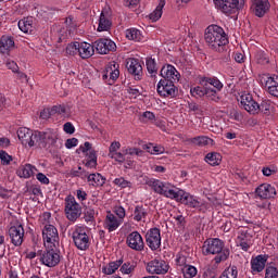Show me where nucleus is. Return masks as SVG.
<instances>
[{
	"label": "nucleus",
	"instance_id": "obj_1",
	"mask_svg": "<svg viewBox=\"0 0 278 278\" xmlns=\"http://www.w3.org/2000/svg\"><path fill=\"white\" fill-rule=\"evenodd\" d=\"M203 255H215V264H220L222 262H227L231 252L225 247V242L218 238L207 239L204 241Z\"/></svg>",
	"mask_w": 278,
	"mask_h": 278
},
{
	"label": "nucleus",
	"instance_id": "obj_2",
	"mask_svg": "<svg viewBox=\"0 0 278 278\" xmlns=\"http://www.w3.org/2000/svg\"><path fill=\"white\" fill-rule=\"evenodd\" d=\"M204 40L213 51H220L225 45H229L227 33L218 25H211L206 28Z\"/></svg>",
	"mask_w": 278,
	"mask_h": 278
},
{
	"label": "nucleus",
	"instance_id": "obj_3",
	"mask_svg": "<svg viewBox=\"0 0 278 278\" xmlns=\"http://www.w3.org/2000/svg\"><path fill=\"white\" fill-rule=\"evenodd\" d=\"M148 186H150L156 194H161V197H165V199H172L175 201L177 199V194H179V188H175L173 184L168 181L151 179L149 180Z\"/></svg>",
	"mask_w": 278,
	"mask_h": 278
},
{
	"label": "nucleus",
	"instance_id": "obj_4",
	"mask_svg": "<svg viewBox=\"0 0 278 278\" xmlns=\"http://www.w3.org/2000/svg\"><path fill=\"white\" fill-rule=\"evenodd\" d=\"M72 240L74 247L78 251H88L90 249V235H88V227L76 225L72 228Z\"/></svg>",
	"mask_w": 278,
	"mask_h": 278
},
{
	"label": "nucleus",
	"instance_id": "obj_5",
	"mask_svg": "<svg viewBox=\"0 0 278 278\" xmlns=\"http://www.w3.org/2000/svg\"><path fill=\"white\" fill-rule=\"evenodd\" d=\"M37 147H62L60 132L55 129H47L46 131H38Z\"/></svg>",
	"mask_w": 278,
	"mask_h": 278
},
{
	"label": "nucleus",
	"instance_id": "obj_6",
	"mask_svg": "<svg viewBox=\"0 0 278 278\" xmlns=\"http://www.w3.org/2000/svg\"><path fill=\"white\" fill-rule=\"evenodd\" d=\"M127 155H142V150L138 148H126L123 149L122 152L117 151L111 154L109 157L117 162V164H124L125 168H131L134 166V160Z\"/></svg>",
	"mask_w": 278,
	"mask_h": 278
},
{
	"label": "nucleus",
	"instance_id": "obj_7",
	"mask_svg": "<svg viewBox=\"0 0 278 278\" xmlns=\"http://www.w3.org/2000/svg\"><path fill=\"white\" fill-rule=\"evenodd\" d=\"M65 217L70 223H77V219L81 217V205L73 195H67L64 203Z\"/></svg>",
	"mask_w": 278,
	"mask_h": 278
},
{
	"label": "nucleus",
	"instance_id": "obj_8",
	"mask_svg": "<svg viewBox=\"0 0 278 278\" xmlns=\"http://www.w3.org/2000/svg\"><path fill=\"white\" fill-rule=\"evenodd\" d=\"M213 3L224 14H236L244 8L245 0H213Z\"/></svg>",
	"mask_w": 278,
	"mask_h": 278
},
{
	"label": "nucleus",
	"instance_id": "obj_9",
	"mask_svg": "<svg viewBox=\"0 0 278 278\" xmlns=\"http://www.w3.org/2000/svg\"><path fill=\"white\" fill-rule=\"evenodd\" d=\"M42 240L46 249H53L60 242L58 228L51 224H47L42 229Z\"/></svg>",
	"mask_w": 278,
	"mask_h": 278
},
{
	"label": "nucleus",
	"instance_id": "obj_10",
	"mask_svg": "<svg viewBox=\"0 0 278 278\" xmlns=\"http://www.w3.org/2000/svg\"><path fill=\"white\" fill-rule=\"evenodd\" d=\"M17 138L24 147H38V130L22 127L17 130Z\"/></svg>",
	"mask_w": 278,
	"mask_h": 278
},
{
	"label": "nucleus",
	"instance_id": "obj_11",
	"mask_svg": "<svg viewBox=\"0 0 278 278\" xmlns=\"http://www.w3.org/2000/svg\"><path fill=\"white\" fill-rule=\"evenodd\" d=\"M60 251H58L55 247L47 248L40 254L41 264H43V266H48V268H54V266H58V264H60Z\"/></svg>",
	"mask_w": 278,
	"mask_h": 278
},
{
	"label": "nucleus",
	"instance_id": "obj_12",
	"mask_svg": "<svg viewBox=\"0 0 278 278\" xmlns=\"http://www.w3.org/2000/svg\"><path fill=\"white\" fill-rule=\"evenodd\" d=\"M156 92L163 99H173L177 94V86L172 80L161 79L156 85Z\"/></svg>",
	"mask_w": 278,
	"mask_h": 278
},
{
	"label": "nucleus",
	"instance_id": "obj_13",
	"mask_svg": "<svg viewBox=\"0 0 278 278\" xmlns=\"http://www.w3.org/2000/svg\"><path fill=\"white\" fill-rule=\"evenodd\" d=\"M170 269V265L162 258H154L148 262L146 270L149 275H166Z\"/></svg>",
	"mask_w": 278,
	"mask_h": 278
},
{
	"label": "nucleus",
	"instance_id": "obj_14",
	"mask_svg": "<svg viewBox=\"0 0 278 278\" xmlns=\"http://www.w3.org/2000/svg\"><path fill=\"white\" fill-rule=\"evenodd\" d=\"M118 68H121V65H118L116 61H111L106 65L104 74L102 75L103 81H105V84H108L109 86H113L116 79H118V77L121 76V71Z\"/></svg>",
	"mask_w": 278,
	"mask_h": 278
},
{
	"label": "nucleus",
	"instance_id": "obj_15",
	"mask_svg": "<svg viewBox=\"0 0 278 278\" xmlns=\"http://www.w3.org/2000/svg\"><path fill=\"white\" fill-rule=\"evenodd\" d=\"M78 151L85 153V166L86 168H97V151L92 149V143L86 141L78 148Z\"/></svg>",
	"mask_w": 278,
	"mask_h": 278
},
{
	"label": "nucleus",
	"instance_id": "obj_16",
	"mask_svg": "<svg viewBox=\"0 0 278 278\" xmlns=\"http://www.w3.org/2000/svg\"><path fill=\"white\" fill-rule=\"evenodd\" d=\"M178 203H182V205H187V207H201L203 202L199 200V198L186 192L182 189H178V194L176 195V200Z\"/></svg>",
	"mask_w": 278,
	"mask_h": 278
},
{
	"label": "nucleus",
	"instance_id": "obj_17",
	"mask_svg": "<svg viewBox=\"0 0 278 278\" xmlns=\"http://www.w3.org/2000/svg\"><path fill=\"white\" fill-rule=\"evenodd\" d=\"M146 242L151 251H157L162 247V232L159 228H151L146 233Z\"/></svg>",
	"mask_w": 278,
	"mask_h": 278
},
{
	"label": "nucleus",
	"instance_id": "obj_18",
	"mask_svg": "<svg viewBox=\"0 0 278 278\" xmlns=\"http://www.w3.org/2000/svg\"><path fill=\"white\" fill-rule=\"evenodd\" d=\"M93 47L100 55H108V53L116 51V43L112 39H98L94 41Z\"/></svg>",
	"mask_w": 278,
	"mask_h": 278
},
{
	"label": "nucleus",
	"instance_id": "obj_19",
	"mask_svg": "<svg viewBox=\"0 0 278 278\" xmlns=\"http://www.w3.org/2000/svg\"><path fill=\"white\" fill-rule=\"evenodd\" d=\"M9 237L14 247H21L25 240V228L23 225H15L9 228Z\"/></svg>",
	"mask_w": 278,
	"mask_h": 278
},
{
	"label": "nucleus",
	"instance_id": "obj_20",
	"mask_svg": "<svg viewBox=\"0 0 278 278\" xmlns=\"http://www.w3.org/2000/svg\"><path fill=\"white\" fill-rule=\"evenodd\" d=\"M126 244L132 251H144V239L138 231H132L126 237Z\"/></svg>",
	"mask_w": 278,
	"mask_h": 278
},
{
	"label": "nucleus",
	"instance_id": "obj_21",
	"mask_svg": "<svg viewBox=\"0 0 278 278\" xmlns=\"http://www.w3.org/2000/svg\"><path fill=\"white\" fill-rule=\"evenodd\" d=\"M240 103L249 114H260V103L253 100L250 93H243L240 98Z\"/></svg>",
	"mask_w": 278,
	"mask_h": 278
},
{
	"label": "nucleus",
	"instance_id": "obj_22",
	"mask_svg": "<svg viewBox=\"0 0 278 278\" xmlns=\"http://www.w3.org/2000/svg\"><path fill=\"white\" fill-rule=\"evenodd\" d=\"M255 194L258 199H275L277 197V189L270 184H262L255 189Z\"/></svg>",
	"mask_w": 278,
	"mask_h": 278
},
{
	"label": "nucleus",
	"instance_id": "obj_23",
	"mask_svg": "<svg viewBox=\"0 0 278 278\" xmlns=\"http://www.w3.org/2000/svg\"><path fill=\"white\" fill-rule=\"evenodd\" d=\"M251 10L255 16L262 18L270 10V2L268 0H252Z\"/></svg>",
	"mask_w": 278,
	"mask_h": 278
},
{
	"label": "nucleus",
	"instance_id": "obj_24",
	"mask_svg": "<svg viewBox=\"0 0 278 278\" xmlns=\"http://www.w3.org/2000/svg\"><path fill=\"white\" fill-rule=\"evenodd\" d=\"M160 75L163 77L162 79H166L167 81H172L174 84L181 77V75L177 72V68L172 64L164 65L161 68Z\"/></svg>",
	"mask_w": 278,
	"mask_h": 278
},
{
	"label": "nucleus",
	"instance_id": "obj_25",
	"mask_svg": "<svg viewBox=\"0 0 278 278\" xmlns=\"http://www.w3.org/2000/svg\"><path fill=\"white\" fill-rule=\"evenodd\" d=\"M126 68L130 75H134L135 79H142V64L138 59H128Z\"/></svg>",
	"mask_w": 278,
	"mask_h": 278
},
{
	"label": "nucleus",
	"instance_id": "obj_26",
	"mask_svg": "<svg viewBox=\"0 0 278 278\" xmlns=\"http://www.w3.org/2000/svg\"><path fill=\"white\" fill-rule=\"evenodd\" d=\"M266 262H268L267 255H257L251 260V273L252 275H257L266 268Z\"/></svg>",
	"mask_w": 278,
	"mask_h": 278
},
{
	"label": "nucleus",
	"instance_id": "obj_27",
	"mask_svg": "<svg viewBox=\"0 0 278 278\" xmlns=\"http://www.w3.org/2000/svg\"><path fill=\"white\" fill-rule=\"evenodd\" d=\"M110 29H112L110 11H108V9H103L98 21L97 31H110Z\"/></svg>",
	"mask_w": 278,
	"mask_h": 278
},
{
	"label": "nucleus",
	"instance_id": "obj_28",
	"mask_svg": "<svg viewBox=\"0 0 278 278\" xmlns=\"http://www.w3.org/2000/svg\"><path fill=\"white\" fill-rule=\"evenodd\" d=\"M123 225L122 219H118L116 215L112 214V212H109L104 219V229L109 231V233H112V231H116L118 227Z\"/></svg>",
	"mask_w": 278,
	"mask_h": 278
},
{
	"label": "nucleus",
	"instance_id": "obj_29",
	"mask_svg": "<svg viewBox=\"0 0 278 278\" xmlns=\"http://www.w3.org/2000/svg\"><path fill=\"white\" fill-rule=\"evenodd\" d=\"M85 179H87L88 186H91L92 188H101L105 186V177L99 173L90 174V172H87L85 174Z\"/></svg>",
	"mask_w": 278,
	"mask_h": 278
},
{
	"label": "nucleus",
	"instance_id": "obj_30",
	"mask_svg": "<svg viewBox=\"0 0 278 278\" xmlns=\"http://www.w3.org/2000/svg\"><path fill=\"white\" fill-rule=\"evenodd\" d=\"M78 55L81 60H88L94 55V46L84 41L78 42Z\"/></svg>",
	"mask_w": 278,
	"mask_h": 278
},
{
	"label": "nucleus",
	"instance_id": "obj_31",
	"mask_svg": "<svg viewBox=\"0 0 278 278\" xmlns=\"http://www.w3.org/2000/svg\"><path fill=\"white\" fill-rule=\"evenodd\" d=\"M147 216H149V208L143 205H137L132 213V220L136 223H147Z\"/></svg>",
	"mask_w": 278,
	"mask_h": 278
},
{
	"label": "nucleus",
	"instance_id": "obj_32",
	"mask_svg": "<svg viewBox=\"0 0 278 278\" xmlns=\"http://www.w3.org/2000/svg\"><path fill=\"white\" fill-rule=\"evenodd\" d=\"M36 170V166L31 164H25L18 167L16 174L23 179H29L30 177H34Z\"/></svg>",
	"mask_w": 278,
	"mask_h": 278
},
{
	"label": "nucleus",
	"instance_id": "obj_33",
	"mask_svg": "<svg viewBox=\"0 0 278 278\" xmlns=\"http://www.w3.org/2000/svg\"><path fill=\"white\" fill-rule=\"evenodd\" d=\"M189 142L195 147H214L215 144L214 139L207 136L193 137L189 139Z\"/></svg>",
	"mask_w": 278,
	"mask_h": 278
},
{
	"label": "nucleus",
	"instance_id": "obj_34",
	"mask_svg": "<svg viewBox=\"0 0 278 278\" xmlns=\"http://www.w3.org/2000/svg\"><path fill=\"white\" fill-rule=\"evenodd\" d=\"M201 86L204 88H215L218 92L223 90V83L218 80L216 77H204L200 80Z\"/></svg>",
	"mask_w": 278,
	"mask_h": 278
},
{
	"label": "nucleus",
	"instance_id": "obj_35",
	"mask_svg": "<svg viewBox=\"0 0 278 278\" xmlns=\"http://www.w3.org/2000/svg\"><path fill=\"white\" fill-rule=\"evenodd\" d=\"M123 262H124L123 257H121L119 260L110 262L106 266L102 267L103 275H114V273H116V270H118L121 266H123Z\"/></svg>",
	"mask_w": 278,
	"mask_h": 278
},
{
	"label": "nucleus",
	"instance_id": "obj_36",
	"mask_svg": "<svg viewBox=\"0 0 278 278\" xmlns=\"http://www.w3.org/2000/svg\"><path fill=\"white\" fill-rule=\"evenodd\" d=\"M164 5H166V0H159L157 7L149 15V18L152 23H156V21H160V18H162Z\"/></svg>",
	"mask_w": 278,
	"mask_h": 278
},
{
	"label": "nucleus",
	"instance_id": "obj_37",
	"mask_svg": "<svg viewBox=\"0 0 278 278\" xmlns=\"http://www.w3.org/2000/svg\"><path fill=\"white\" fill-rule=\"evenodd\" d=\"M126 38L128 40H134L135 42H142V40H144L142 31L138 28H128L126 30Z\"/></svg>",
	"mask_w": 278,
	"mask_h": 278
},
{
	"label": "nucleus",
	"instance_id": "obj_38",
	"mask_svg": "<svg viewBox=\"0 0 278 278\" xmlns=\"http://www.w3.org/2000/svg\"><path fill=\"white\" fill-rule=\"evenodd\" d=\"M17 25L21 31H23L24 34H31V31L34 30V21L31 20V17L21 20Z\"/></svg>",
	"mask_w": 278,
	"mask_h": 278
},
{
	"label": "nucleus",
	"instance_id": "obj_39",
	"mask_svg": "<svg viewBox=\"0 0 278 278\" xmlns=\"http://www.w3.org/2000/svg\"><path fill=\"white\" fill-rule=\"evenodd\" d=\"M10 49H14V39L10 36H2L0 39L1 53H5L7 51H10Z\"/></svg>",
	"mask_w": 278,
	"mask_h": 278
},
{
	"label": "nucleus",
	"instance_id": "obj_40",
	"mask_svg": "<svg viewBox=\"0 0 278 278\" xmlns=\"http://www.w3.org/2000/svg\"><path fill=\"white\" fill-rule=\"evenodd\" d=\"M146 66H147V71H148L150 77H152V79H156L157 78V62H155V59L148 58L146 60Z\"/></svg>",
	"mask_w": 278,
	"mask_h": 278
},
{
	"label": "nucleus",
	"instance_id": "obj_41",
	"mask_svg": "<svg viewBox=\"0 0 278 278\" xmlns=\"http://www.w3.org/2000/svg\"><path fill=\"white\" fill-rule=\"evenodd\" d=\"M142 149L151 155H162L166 152V148L163 146H153V143L144 144Z\"/></svg>",
	"mask_w": 278,
	"mask_h": 278
},
{
	"label": "nucleus",
	"instance_id": "obj_42",
	"mask_svg": "<svg viewBox=\"0 0 278 278\" xmlns=\"http://www.w3.org/2000/svg\"><path fill=\"white\" fill-rule=\"evenodd\" d=\"M220 160H223V157L218 152H210L205 156V162L211 166H218V164H220Z\"/></svg>",
	"mask_w": 278,
	"mask_h": 278
},
{
	"label": "nucleus",
	"instance_id": "obj_43",
	"mask_svg": "<svg viewBox=\"0 0 278 278\" xmlns=\"http://www.w3.org/2000/svg\"><path fill=\"white\" fill-rule=\"evenodd\" d=\"M239 247L242 249V251H249L251 249V245L253 242L251 241V237L247 235H241L238 237Z\"/></svg>",
	"mask_w": 278,
	"mask_h": 278
},
{
	"label": "nucleus",
	"instance_id": "obj_44",
	"mask_svg": "<svg viewBox=\"0 0 278 278\" xmlns=\"http://www.w3.org/2000/svg\"><path fill=\"white\" fill-rule=\"evenodd\" d=\"M219 278H238V267L236 265H232L225 269Z\"/></svg>",
	"mask_w": 278,
	"mask_h": 278
},
{
	"label": "nucleus",
	"instance_id": "obj_45",
	"mask_svg": "<svg viewBox=\"0 0 278 278\" xmlns=\"http://www.w3.org/2000/svg\"><path fill=\"white\" fill-rule=\"evenodd\" d=\"M205 88H206V91L204 97H206V99H208L210 101H215V103H217V101H220L217 89H213L212 87H205Z\"/></svg>",
	"mask_w": 278,
	"mask_h": 278
},
{
	"label": "nucleus",
	"instance_id": "obj_46",
	"mask_svg": "<svg viewBox=\"0 0 278 278\" xmlns=\"http://www.w3.org/2000/svg\"><path fill=\"white\" fill-rule=\"evenodd\" d=\"M134 270H136V265H134V263L131 262L123 263L119 266V271L122 273V275H131Z\"/></svg>",
	"mask_w": 278,
	"mask_h": 278
},
{
	"label": "nucleus",
	"instance_id": "obj_47",
	"mask_svg": "<svg viewBox=\"0 0 278 278\" xmlns=\"http://www.w3.org/2000/svg\"><path fill=\"white\" fill-rule=\"evenodd\" d=\"M114 186H117V188H131L132 184L131 181L125 179L124 177H118L113 180Z\"/></svg>",
	"mask_w": 278,
	"mask_h": 278
},
{
	"label": "nucleus",
	"instance_id": "obj_48",
	"mask_svg": "<svg viewBox=\"0 0 278 278\" xmlns=\"http://www.w3.org/2000/svg\"><path fill=\"white\" fill-rule=\"evenodd\" d=\"M191 97H195V99H201V97H205L206 88L205 86H198L190 89Z\"/></svg>",
	"mask_w": 278,
	"mask_h": 278
},
{
	"label": "nucleus",
	"instance_id": "obj_49",
	"mask_svg": "<svg viewBox=\"0 0 278 278\" xmlns=\"http://www.w3.org/2000/svg\"><path fill=\"white\" fill-rule=\"evenodd\" d=\"M65 51L67 55H77V53H79V42L75 41L73 43H68Z\"/></svg>",
	"mask_w": 278,
	"mask_h": 278
},
{
	"label": "nucleus",
	"instance_id": "obj_50",
	"mask_svg": "<svg viewBox=\"0 0 278 278\" xmlns=\"http://www.w3.org/2000/svg\"><path fill=\"white\" fill-rule=\"evenodd\" d=\"M197 267L192 266V265H186L184 268V277L185 278H192V277H197Z\"/></svg>",
	"mask_w": 278,
	"mask_h": 278
},
{
	"label": "nucleus",
	"instance_id": "obj_51",
	"mask_svg": "<svg viewBox=\"0 0 278 278\" xmlns=\"http://www.w3.org/2000/svg\"><path fill=\"white\" fill-rule=\"evenodd\" d=\"M86 173H88V170L78 166V169H71L70 175L71 177H80V179H86Z\"/></svg>",
	"mask_w": 278,
	"mask_h": 278
},
{
	"label": "nucleus",
	"instance_id": "obj_52",
	"mask_svg": "<svg viewBox=\"0 0 278 278\" xmlns=\"http://www.w3.org/2000/svg\"><path fill=\"white\" fill-rule=\"evenodd\" d=\"M0 160L3 166H10V162H12L13 157L12 155L8 154V152L2 150L0 151Z\"/></svg>",
	"mask_w": 278,
	"mask_h": 278
},
{
	"label": "nucleus",
	"instance_id": "obj_53",
	"mask_svg": "<svg viewBox=\"0 0 278 278\" xmlns=\"http://www.w3.org/2000/svg\"><path fill=\"white\" fill-rule=\"evenodd\" d=\"M278 277V269L275 266H268L265 269V277L264 278H277Z\"/></svg>",
	"mask_w": 278,
	"mask_h": 278
},
{
	"label": "nucleus",
	"instance_id": "obj_54",
	"mask_svg": "<svg viewBox=\"0 0 278 278\" xmlns=\"http://www.w3.org/2000/svg\"><path fill=\"white\" fill-rule=\"evenodd\" d=\"M118 151H121V143L118 141H113L109 147L108 157L114 155V153H117Z\"/></svg>",
	"mask_w": 278,
	"mask_h": 278
},
{
	"label": "nucleus",
	"instance_id": "obj_55",
	"mask_svg": "<svg viewBox=\"0 0 278 278\" xmlns=\"http://www.w3.org/2000/svg\"><path fill=\"white\" fill-rule=\"evenodd\" d=\"M266 86L268 88V91L271 90L273 88H277V86H278V76L268 77L267 80H266Z\"/></svg>",
	"mask_w": 278,
	"mask_h": 278
},
{
	"label": "nucleus",
	"instance_id": "obj_56",
	"mask_svg": "<svg viewBox=\"0 0 278 278\" xmlns=\"http://www.w3.org/2000/svg\"><path fill=\"white\" fill-rule=\"evenodd\" d=\"M49 110H50V114H52V116H55V114H66V108H64L62 105H54Z\"/></svg>",
	"mask_w": 278,
	"mask_h": 278
},
{
	"label": "nucleus",
	"instance_id": "obj_57",
	"mask_svg": "<svg viewBox=\"0 0 278 278\" xmlns=\"http://www.w3.org/2000/svg\"><path fill=\"white\" fill-rule=\"evenodd\" d=\"M114 213L116 214L118 220H122V223L125 220V216H126L125 207L116 206Z\"/></svg>",
	"mask_w": 278,
	"mask_h": 278
},
{
	"label": "nucleus",
	"instance_id": "obj_58",
	"mask_svg": "<svg viewBox=\"0 0 278 278\" xmlns=\"http://www.w3.org/2000/svg\"><path fill=\"white\" fill-rule=\"evenodd\" d=\"M94 220V210L93 208H87L85 211V222L86 223H92Z\"/></svg>",
	"mask_w": 278,
	"mask_h": 278
},
{
	"label": "nucleus",
	"instance_id": "obj_59",
	"mask_svg": "<svg viewBox=\"0 0 278 278\" xmlns=\"http://www.w3.org/2000/svg\"><path fill=\"white\" fill-rule=\"evenodd\" d=\"M76 199H78L80 203H84V201H87L88 199V193L84 189H77Z\"/></svg>",
	"mask_w": 278,
	"mask_h": 278
},
{
	"label": "nucleus",
	"instance_id": "obj_60",
	"mask_svg": "<svg viewBox=\"0 0 278 278\" xmlns=\"http://www.w3.org/2000/svg\"><path fill=\"white\" fill-rule=\"evenodd\" d=\"M63 131H65V134L73 135V134H75V126H73V123L66 122L63 125Z\"/></svg>",
	"mask_w": 278,
	"mask_h": 278
},
{
	"label": "nucleus",
	"instance_id": "obj_61",
	"mask_svg": "<svg viewBox=\"0 0 278 278\" xmlns=\"http://www.w3.org/2000/svg\"><path fill=\"white\" fill-rule=\"evenodd\" d=\"M79 144V140L77 138H71L65 141L66 149H73Z\"/></svg>",
	"mask_w": 278,
	"mask_h": 278
},
{
	"label": "nucleus",
	"instance_id": "obj_62",
	"mask_svg": "<svg viewBox=\"0 0 278 278\" xmlns=\"http://www.w3.org/2000/svg\"><path fill=\"white\" fill-rule=\"evenodd\" d=\"M5 66L9 68V71H12V73H16L18 71V64L14 61L8 60L5 62Z\"/></svg>",
	"mask_w": 278,
	"mask_h": 278
},
{
	"label": "nucleus",
	"instance_id": "obj_63",
	"mask_svg": "<svg viewBox=\"0 0 278 278\" xmlns=\"http://www.w3.org/2000/svg\"><path fill=\"white\" fill-rule=\"evenodd\" d=\"M37 179L40 181V184H43V186H49V178L47 177V175L38 173Z\"/></svg>",
	"mask_w": 278,
	"mask_h": 278
},
{
	"label": "nucleus",
	"instance_id": "obj_64",
	"mask_svg": "<svg viewBox=\"0 0 278 278\" xmlns=\"http://www.w3.org/2000/svg\"><path fill=\"white\" fill-rule=\"evenodd\" d=\"M53 116L51 114V111L49 109H43L40 113V118H42L43 121H49V117Z\"/></svg>",
	"mask_w": 278,
	"mask_h": 278
}]
</instances>
